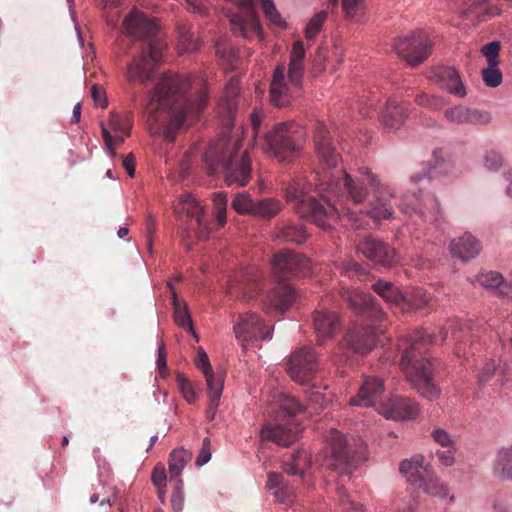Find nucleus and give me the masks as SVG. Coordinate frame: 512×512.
I'll return each mask as SVG.
<instances>
[{"label":"nucleus","mask_w":512,"mask_h":512,"mask_svg":"<svg viewBox=\"0 0 512 512\" xmlns=\"http://www.w3.org/2000/svg\"><path fill=\"white\" fill-rule=\"evenodd\" d=\"M361 174L373 191V198L368 199L364 180L353 179L345 171L339 175L325 173L317 176V187L327 206L306 194L300 181H293L285 190L287 200L294 204V210L302 218H307L322 229H329L332 222L340 215L361 227L357 214H366L376 222L392 216L393 209L386 196L392 197L388 187L380 182L378 176L368 168H361Z\"/></svg>","instance_id":"nucleus-1"},{"label":"nucleus","mask_w":512,"mask_h":512,"mask_svg":"<svg viewBox=\"0 0 512 512\" xmlns=\"http://www.w3.org/2000/svg\"><path fill=\"white\" fill-rule=\"evenodd\" d=\"M208 104L206 82L188 75L165 74L150 93L147 126L151 135L173 142L188 117L196 118Z\"/></svg>","instance_id":"nucleus-2"},{"label":"nucleus","mask_w":512,"mask_h":512,"mask_svg":"<svg viewBox=\"0 0 512 512\" xmlns=\"http://www.w3.org/2000/svg\"><path fill=\"white\" fill-rule=\"evenodd\" d=\"M122 27L128 37L147 42L141 54L128 64L126 72L127 81L131 85L136 81L145 85L153 79L155 66L162 56L163 45L155 39L158 25L154 19L134 8L124 18Z\"/></svg>","instance_id":"nucleus-3"},{"label":"nucleus","mask_w":512,"mask_h":512,"mask_svg":"<svg viewBox=\"0 0 512 512\" xmlns=\"http://www.w3.org/2000/svg\"><path fill=\"white\" fill-rule=\"evenodd\" d=\"M436 338L434 334L418 330L399 344V349L402 350V371L418 393L429 400L437 398L440 394L433 381V364L424 357L427 348L436 343Z\"/></svg>","instance_id":"nucleus-4"},{"label":"nucleus","mask_w":512,"mask_h":512,"mask_svg":"<svg viewBox=\"0 0 512 512\" xmlns=\"http://www.w3.org/2000/svg\"><path fill=\"white\" fill-rule=\"evenodd\" d=\"M241 141L233 143L227 136H222L211 144L204 153V160L210 173H216L222 169L227 185L245 186L251 177V161L247 153L238 155Z\"/></svg>","instance_id":"nucleus-5"},{"label":"nucleus","mask_w":512,"mask_h":512,"mask_svg":"<svg viewBox=\"0 0 512 512\" xmlns=\"http://www.w3.org/2000/svg\"><path fill=\"white\" fill-rule=\"evenodd\" d=\"M305 50L302 41H296L290 52L288 81L285 76V66L278 65L273 73L270 85L271 101L278 107L289 105L293 90L302 86L304 73Z\"/></svg>","instance_id":"nucleus-6"},{"label":"nucleus","mask_w":512,"mask_h":512,"mask_svg":"<svg viewBox=\"0 0 512 512\" xmlns=\"http://www.w3.org/2000/svg\"><path fill=\"white\" fill-rule=\"evenodd\" d=\"M267 151L282 162H291L306 142L304 128L295 121L276 124L265 134Z\"/></svg>","instance_id":"nucleus-7"},{"label":"nucleus","mask_w":512,"mask_h":512,"mask_svg":"<svg viewBox=\"0 0 512 512\" xmlns=\"http://www.w3.org/2000/svg\"><path fill=\"white\" fill-rule=\"evenodd\" d=\"M323 465L340 475H349L355 468L346 437L336 429L326 435Z\"/></svg>","instance_id":"nucleus-8"},{"label":"nucleus","mask_w":512,"mask_h":512,"mask_svg":"<svg viewBox=\"0 0 512 512\" xmlns=\"http://www.w3.org/2000/svg\"><path fill=\"white\" fill-rule=\"evenodd\" d=\"M233 331L243 349L249 344L272 338L271 326L265 324L254 312L240 314L234 322Z\"/></svg>","instance_id":"nucleus-9"},{"label":"nucleus","mask_w":512,"mask_h":512,"mask_svg":"<svg viewBox=\"0 0 512 512\" xmlns=\"http://www.w3.org/2000/svg\"><path fill=\"white\" fill-rule=\"evenodd\" d=\"M431 48L432 42L424 31H413L394 43L397 55L411 66H416L427 59Z\"/></svg>","instance_id":"nucleus-10"},{"label":"nucleus","mask_w":512,"mask_h":512,"mask_svg":"<svg viewBox=\"0 0 512 512\" xmlns=\"http://www.w3.org/2000/svg\"><path fill=\"white\" fill-rule=\"evenodd\" d=\"M272 271L278 281L284 282L308 275L311 271V263L307 257L285 249L274 256Z\"/></svg>","instance_id":"nucleus-11"},{"label":"nucleus","mask_w":512,"mask_h":512,"mask_svg":"<svg viewBox=\"0 0 512 512\" xmlns=\"http://www.w3.org/2000/svg\"><path fill=\"white\" fill-rule=\"evenodd\" d=\"M317 368V356L310 347H303L292 353L287 363L289 376L301 385L307 384L312 380Z\"/></svg>","instance_id":"nucleus-12"},{"label":"nucleus","mask_w":512,"mask_h":512,"mask_svg":"<svg viewBox=\"0 0 512 512\" xmlns=\"http://www.w3.org/2000/svg\"><path fill=\"white\" fill-rule=\"evenodd\" d=\"M357 251L375 266L391 267L398 262L395 249L372 236H365L360 240L357 244Z\"/></svg>","instance_id":"nucleus-13"},{"label":"nucleus","mask_w":512,"mask_h":512,"mask_svg":"<svg viewBox=\"0 0 512 512\" xmlns=\"http://www.w3.org/2000/svg\"><path fill=\"white\" fill-rule=\"evenodd\" d=\"M174 212L187 218L188 227L195 230L199 239L208 237L209 228L203 218V209L192 195L183 194L174 205Z\"/></svg>","instance_id":"nucleus-14"},{"label":"nucleus","mask_w":512,"mask_h":512,"mask_svg":"<svg viewBox=\"0 0 512 512\" xmlns=\"http://www.w3.org/2000/svg\"><path fill=\"white\" fill-rule=\"evenodd\" d=\"M342 297L351 308L371 322L383 320L384 312L370 294L357 289L346 288L342 292Z\"/></svg>","instance_id":"nucleus-15"},{"label":"nucleus","mask_w":512,"mask_h":512,"mask_svg":"<svg viewBox=\"0 0 512 512\" xmlns=\"http://www.w3.org/2000/svg\"><path fill=\"white\" fill-rule=\"evenodd\" d=\"M344 342L354 353H369L380 342L378 329L372 325L354 326L346 333Z\"/></svg>","instance_id":"nucleus-16"},{"label":"nucleus","mask_w":512,"mask_h":512,"mask_svg":"<svg viewBox=\"0 0 512 512\" xmlns=\"http://www.w3.org/2000/svg\"><path fill=\"white\" fill-rule=\"evenodd\" d=\"M400 209L405 214L414 212L424 222H434L438 220L439 205L433 195H426L425 199L420 201L419 197L413 193L405 195L401 201Z\"/></svg>","instance_id":"nucleus-17"},{"label":"nucleus","mask_w":512,"mask_h":512,"mask_svg":"<svg viewBox=\"0 0 512 512\" xmlns=\"http://www.w3.org/2000/svg\"><path fill=\"white\" fill-rule=\"evenodd\" d=\"M314 146L320 161L327 168H335L341 160L336 152L325 123L318 121L315 127Z\"/></svg>","instance_id":"nucleus-18"},{"label":"nucleus","mask_w":512,"mask_h":512,"mask_svg":"<svg viewBox=\"0 0 512 512\" xmlns=\"http://www.w3.org/2000/svg\"><path fill=\"white\" fill-rule=\"evenodd\" d=\"M479 327L471 323L470 321L461 322L458 318L451 319L440 331L441 340L447 341L449 338L456 342L455 354L458 357L465 355L466 352L462 348L463 343L468 337L473 338L476 335Z\"/></svg>","instance_id":"nucleus-19"},{"label":"nucleus","mask_w":512,"mask_h":512,"mask_svg":"<svg viewBox=\"0 0 512 512\" xmlns=\"http://www.w3.org/2000/svg\"><path fill=\"white\" fill-rule=\"evenodd\" d=\"M379 413L387 419L412 420L417 417L419 406L410 398L394 396L379 406Z\"/></svg>","instance_id":"nucleus-20"},{"label":"nucleus","mask_w":512,"mask_h":512,"mask_svg":"<svg viewBox=\"0 0 512 512\" xmlns=\"http://www.w3.org/2000/svg\"><path fill=\"white\" fill-rule=\"evenodd\" d=\"M260 288V273L257 269L250 267L245 271L236 273L228 284L231 295L253 298Z\"/></svg>","instance_id":"nucleus-21"},{"label":"nucleus","mask_w":512,"mask_h":512,"mask_svg":"<svg viewBox=\"0 0 512 512\" xmlns=\"http://www.w3.org/2000/svg\"><path fill=\"white\" fill-rule=\"evenodd\" d=\"M447 120L455 124L488 125L491 114L488 111L478 110L464 105H456L444 111Z\"/></svg>","instance_id":"nucleus-22"},{"label":"nucleus","mask_w":512,"mask_h":512,"mask_svg":"<svg viewBox=\"0 0 512 512\" xmlns=\"http://www.w3.org/2000/svg\"><path fill=\"white\" fill-rule=\"evenodd\" d=\"M301 431L300 425L295 422H288L285 425H265L261 429V437L278 445L290 446L299 438Z\"/></svg>","instance_id":"nucleus-23"},{"label":"nucleus","mask_w":512,"mask_h":512,"mask_svg":"<svg viewBox=\"0 0 512 512\" xmlns=\"http://www.w3.org/2000/svg\"><path fill=\"white\" fill-rule=\"evenodd\" d=\"M384 392L383 381L377 377L365 378L356 396L349 401L351 406L370 407L376 405Z\"/></svg>","instance_id":"nucleus-24"},{"label":"nucleus","mask_w":512,"mask_h":512,"mask_svg":"<svg viewBox=\"0 0 512 512\" xmlns=\"http://www.w3.org/2000/svg\"><path fill=\"white\" fill-rule=\"evenodd\" d=\"M339 326V316L335 312L321 310L316 311L313 316V327L319 345H322L326 339L333 337Z\"/></svg>","instance_id":"nucleus-25"},{"label":"nucleus","mask_w":512,"mask_h":512,"mask_svg":"<svg viewBox=\"0 0 512 512\" xmlns=\"http://www.w3.org/2000/svg\"><path fill=\"white\" fill-rule=\"evenodd\" d=\"M240 94V81L236 77H232L224 90L218 102L219 114L231 121L238 108V96Z\"/></svg>","instance_id":"nucleus-26"},{"label":"nucleus","mask_w":512,"mask_h":512,"mask_svg":"<svg viewBox=\"0 0 512 512\" xmlns=\"http://www.w3.org/2000/svg\"><path fill=\"white\" fill-rule=\"evenodd\" d=\"M295 298V291L290 284H280L267 295L264 303L268 310H276L280 313L287 311Z\"/></svg>","instance_id":"nucleus-27"},{"label":"nucleus","mask_w":512,"mask_h":512,"mask_svg":"<svg viewBox=\"0 0 512 512\" xmlns=\"http://www.w3.org/2000/svg\"><path fill=\"white\" fill-rule=\"evenodd\" d=\"M407 108L404 103L396 99H389L381 112V120L388 129H398L407 117Z\"/></svg>","instance_id":"nucleus-28"},{"label":"nucleus","mask_w":512,"mask_h":512,"mask_svg":"<svg viewBox=\"0 0 512 512\" xmlns=\"http://www.w3.org/2000/svg\"><path fill=\"white\" fill-rule=\"evenodd\" d=\"M437 77L442 87L449 93L463 98L466 96V88L460 78V75L453 67H442L437 73Z\"/></svg>","instance_id":"nucleus-29"},{"label":"nucleus","mask_w":512,"mask_h":512,"mask_svg":"<svg viewBox=\"0 0 512 512\" xmlns=\"http://www.w3.org/2000/svg\"><path fill=\"white\" fill-rule=\"evenodd\" d=\"M451 253L462 260H468L475 257L480 251V245L475 237L465 233L458 239H454L450 244Z\"/></svg>","instance_id":"nucleus-30"},{"label":"nucleus","mask_w":512,"mask_h":512,"mask_svg":"<svg viewBox=\"0 0 512 512\" xmlns=\"http://www.w3.org/2000/svg\"><path fill=\"white\" fill-rule=\"evenodd\" d=\"M308 234L300 223L289 220L281 222L276 231V238L284 242L301 244L306 241Z\"/></svg>","instance_id":"nucleus-31"},{"label":"nucleus","mask_w":512,"mask_h":512,"mask_svg":"<svg viewBox=\"0 0 512 512\" xmlns=\"http://www.w3.org/2000/svg\"><path fill=\"white\" fill-rule=\"evenodd\" d=\"M498 13V10L494 11L489 6V0H467L466 8L461 11V16L475 22L486 20Z\"/></svg>","instance_id":"nucleus-32"},{"label":"nucleus","mask_w":512,"mask_h":512,"mask_svg":"<svg viewBox=\"0 0 512 512\" xmlns=\"http://www.w3.org/2000/svg\"><path fill=\"white\" fill-rule=\"evenodd\" d=\"M267 488L275 490L274 495L280 503L291 504L294 499V490L284 481V477L276 472L269 473Z\"/></svg>","instance_id":"nucleus-33"},{"label":"nucleus","mask_w":512,"mask_h":512,"mask_svg":"<svg viewBox=\"0 0 512 512\" xmlns=\"http://www.w3.org/2000/svg\"><path fill=\"white\" fill-rule=\"evenodd\" d=\"M493 473L500 479L512 480V445L500 448L493 463Z\"/></svg>","instance_id":"nucleus-34"},{"label":"nucleus","mask_w":512,"mask_h":512,"mask_svg":"<svg viewBox=\"0 0 512 512\" xmlns=\"http://www.w3.org/2000/svg\"><path fill=\"white\" fill-rule=\"evenodd\" d=\"M400 472L407 477V480L412 484L421 477L430 473L424 467V457L422 455H415L411 459L403 460L399 467Z\"/></svg>","instance_id":"nucleus-35"},{"label":"nucleus","mask_w":512,"mask_h":512,"mask_svg":"<svg viewBox=\"0 0 512 512\" xmlns=\"http://www.w3.org/2000/svg\"><path fill=\"white\" fill-rule=\"evenodd\" d=\"M191 454L184 449H177L170 453L169 456V481L170 483H177L182 481L180 476L181 472L190 461Z\"/></svg>","instance_id":"nucleus-36"},{"label":"nucleus","mask_w":512,"mask_h":512,"mask_svg":"<svg viewBox=\"0 0 512 512\" xmlns=\"http://www.w3.org/2000/svg\"><path fill=\"white\" fill-rule=\"evenodd\" d=\"M477 281L485 288L496 289L501 295H507L512 289L510 284L503 281L502 275L495 271L479 274Z\"/></svg>","instance_id":"nucleus-37"},{"label":"nucleus","mask_w":512,"mask_h":512,"mask_svg":"<svg viewBox=\"0 0 512 512\" xmlns=\"http://www.w3.org/2000/svg\"><path fill=\"white\" fill-rule=\"evenodd\" d=\"M412 485L421 488L425 493L432 496L444 498L448 495V489L436 477H433L431 473H428L421 477V480H417Z\"/></svg>","instance_id":"nucleus-38"},{"label":"nucleus","mask_w":512,"mask_h":512,"mask_svg":"<svg viewBox=\"0 0 512 512\" xmlns=\"http://www.w3.org/2000/svg\"><path fill=\"white\" fill-rule=\"evenodd\" d=\"M195 364L198 369L204 374L206 385L209 387L211 380L213 386L224 385V375L221 372H214L209 362L208 356L205 352H199Z\"/></svg>","instance_id":"nucleus-39"},{"label":"nucleus","mask_w":512,"mask_h":512,"mask_svg":"<svg viewBox=\"0 0 512 512\" xmlns=\"http://www.w3.org/2000/svg\"><path fill=\"white\" fill-rule=\"evenodd\" d=\"M283 206L276 198H263L256 201L254 214L264 219H271L278 215Z\"/></svg>","instance_id":"nucleus-40"},{"label":"nucleus","mask_w":512,"mask_h":512,"mask_svg":"<svg viewBox=\"0 0 512 512\" xmlns=\"http://www.w3.org/2000/svg\"><path fill=\"white\" fill-rule=\"evenodd\" d=\"M308 456L304 451H298L283 462L282 468L287 475L303 477L307 466Z\"/></svg>","instance_id":"nucleus-41"},{"label":"nucleus","mask_w":512,"mask_h":512,"mask_svg":"<svg viewBox=\"0 0 512 512\" xmlns=\"http://www.w3.org/2000/svg\"><path fill=\"white\" fill-rule=\"evenodd\" d=\"M373 290L386 302L399 305L402 302L403 295L392 283L379 280L372 286Z\"/></svg>","instance_id":"nucleus-42"},{"label":"nucleus","mask_w":512,"mask_h":512,"mask_svg":"<svg viewBox=\"0 0 512 512\" xmlns=\"http://www.w3.org/2000/svg\"><path fill=\"white\" fill-rule=\"evenodd\" d=\"M215 53L226 70L235 69L238 55L236 50L228 43L225 41H217L215 44Z\"/></svg>","instance_id":"nucleus-43"},{"label":"nucleus","mask_w":512,"mask_h":512,"mask_svg":"<svg viewBox=\"0 0 512 512\" xmlns=\"http://www.w3.org/2000/svg\"><path fill=\"white\" fill-rule=\"evenodd\" d=\"M172 296L174 321L180 327L192 331V321L186 304L178 300L177 295L174 291H172Z\"/></svg>","instance_id":"nucleus-44"},{"label":"nucleus","mask_w":512,"mask_h":512,"mask_svg":"<svg viewBox=\"0 0 512 512\" xmlns=\"http://www.w3.org/2000/svg\"><path fill=\"white\" fill-rule=\"evenodd\" d=\"M223 387L224 385L220 384H218V386H213L211 380L209 381V387H207L209 402L205 411V416L208 421H213L215 419L216 411L220 404Z\"/></svg>","instance_id":"nucleus-45"},{"label":"nucleus","mask_w":512,"mask_h":512,"mask_svg":"<svg viewBox=\"0 0 512 512\" xmlns=\"http://www.w3.org/2000/svg\"><path fill=\"white\" fill-rule=\"evenodd\" d=\"M178 390L180 391L182 397L189 404H193L197 398L198 394L195 390V387L190 379H188L183 373L178 372L175 378Z\"/></svg>","instance_id":"nucleus-46"},{"label":"nucleus","mask_w":512,"mask_h":512,"mask_svg":"<svg viewBox=\"0 0 512 512\" xmlns=\"http://www.w3.org/2000/svg\"><path fill=\"white\" fill-rule=\"evenodd\" d=\"M178 40L184 52H194L198 49V42L193 38L191 27L188 24H180L177 27Z\"/></svg>","instance_id":"nucleus-47"},{"label":"nucleus","mask_w":512,"mask_h":512,"mask_svg":"<svg viewBox=\"0 0 512 512\" xmlns=\"http://www.w3.org/2000/svg\"><path fill=\"white\" fill-rule=\"evenodd\" d=\"M280 409L285 416L293 417L303 413L305 406L293 396L282 395L280 399Z\"/></svg>","instance_id":"nucleus-48"},{"label":"nucleus","mask_w":512,"mask_h":512,"mask_svg":"<svg viewBox=\"0 0 512 512\" xmlns=\"http://www.w3.org/2000/svg\"><path fill=\"white\" fill-rule=\"evenodd\" d=\"M327 12L320 11L316 13L307 23L304 34L308 40L314 39L320 32L323 24L327 20Z\"/></svg>","instance_id":"nucleus-49"},{"label":"nucleus","mask_w":512,"mask_h":512,"mask_svg":"<svg viewBox=\"0 0 512 512\" xmlns=\"http://www.w3.org/2000/svg\"><path fill=\"white\" fill-rule=\"evenodd\" d=\"M337 495L340 506L344 512H362L363 506L361 503L352 499L344 487H337Z\"/></svg>","instance_id":"nucleus-50"},{"label":"nucleus","mask_w":512,"mask_h":512,"mask_svg":"<svg viewBox=\"0 0 512 512\" xmlns=\"http://www.w3.org/2000/svg\"><path fill=\"white\" fill-rule=\"evenodd\" d=\"M402 301H407L411 308L419 310L428 305L430 298L422 289H414L405 296L403 295Z\"/></svg>","instance_id":"nucleus-51"},{"label":"nucleus","mask_w":512,"mask_h":512,"mask_svg":"<svg viewBox=\"0 0 512 512\" xmlns=\"http://www.w3.org/2000/svg\"><path fill=\"white\" fill-rule=\"evenodd\" d=\"M256 201L246 193L236 195L232 202L233 208L239 213L254 214Z\"/></svg>","instance_id":"nucleus-52"},{"label":"nucleus","mask_w":512,"mask_h":512,"mask_svg":"<svg viewBox=\"0 0 512 512\" xmlns=\"http://www.w3.org/2000/svg\"><path fill=\"white\" fill-rule=\"evenodd\" d=\"M500 50L501 43L492 41L481 47V54L486 58L489 66H498Z\"/></svg>","instance_id":"nucleus-53"},{"label":"nucleus","mask_w":512,"mask_h":512,"mask_svg":"<svg viewBox=\"0 0 512 512\" xmlns=\"http://www.w3.org/2000/svg\"><path fill=\"white\" fill-rule=\"evenodd\" d=\"M264 14L270 23L278 27H284L285 21L277 11L272 0H261Z\"/></svg>","instance_id":"nucleus-54"},{"label":"nucleus","mask_w":512,"mask_h":512,"mask_svg":"<svg viewBox=\"0 0 512 512\" xmlns=\"http://www.w3.org/2000/svg\"><path fill=\"white\" fill-rule=\"evenodd\" d=\"M185 496L183 492V482L174 483V489L171 494L170 504L172 512H182L184 509Z\"/></svg>","instance_id":"nucleus-55"},{"label":"nucleus","mask_w":512,"mask_h":512,"mask_svg":"<svg viewBox=\"0 0 512 512\" xmlns=\"http://www.w3.org/2000/svg\"><path fill=\"white\" fill-rule=\"evenodd\" d=\"M341 272L349 278H356L360 281H363L366 277L365 269L359 263L352 260L346 261L341 265Z\"/></svg>","instance_id":"nucleus-56"},{"label":"nucleus","mask_w":512,"mask_h":512,"mask_svg":"<svg viewBox=\"0 0 512 512\" xmlns=\"http://www.w3.org/2000/svg\"><path fill=\"white\" fill-rule=\"evenodd\" d=\"M342 9L346 18L353 19L362 14L364 0H342Z\"/></svg>","instance_id":"nucleus-57"},{"label":"nucleus","mask_w":512,"mask_h":512,"mask_svg":"<svg viewBox=\"0 0 512 512\" xmlns=\"http://www.w3.org/2000/svg\"><path fill=\"white\" fill-rule=\"evenodd\" d=\"M497 66H489L482 71V78L488 87L495 88L502 82V73L496 68Z\"/></svg>","instance_id":"nucleus-58"},{"label":"nucleus","mask_w":512,"mask_h":512,"mask_svg":"<svg viewBox=\"0 0 512 512\" xmlns=\"http://www.w3.org/2000/svg\"><path fill=\"white\" fill-rule=\"evenodd\" d=\"M484 166L490 171H498L504 163L502 155L495 151L489 150L486 151L483 157Z\"/></svg>","instance_id":"nucleus-59"},{"label":"nucleus","mask_w":512,"mask_h":512,"mask_svg":"<svg viewBox=\"0 0 512 512\" xmlns=\"http://www.w3.org/2000/svg\"><path fill=\"white\" fill-rule=\"evenodd\" d=\"M305 393L309 404L314 408H323L330 401L326 395L321 393L319 390H315L314 388H309L305 391Z\"/></svg>","instance_id":"nucleus-60"},{"label":"nucleus","mask_w":512,"mask_h":512,"mask_svg":"<svg viewBox=\"0 0 512 512\" xmlns=\"http://www.w3.org/2000/svg\"><path fill=\"white\" fill-rule=\"evenodd\" d=\"M415 102L420 105L427 107L429 109H439L442 107L443 102L440 98L435 96H430L426 93H419L415 96Z\"/></svg>","instance_id":"nucleus-61"},{"label":"nucleus","mask_w":512,"mask_h":512,"mask_svg":"<svg viewBox=\"0 0 512 512\" xmlns=\"http://www.w3.org/2000/svg\"><path fill=\"white\" fill-rule=\"evenodd\" d=\"M433 440L442 447H452L455 444L454 439L443 429L436 428L432 431Z\"/></svg>","instance_id":"nucleus-62"},{"label":"nucleus","mask_w":512,"mask_h":512,"mask_svg":"<svg viewBox=\"0 0 512 512\" xmlns=\"http://www.w3.org/2000/svg\"><path fill=\"white\" fill-rule=\"evenodd\" d=\"M497 369L496 363L494 360H486L481 368V371L478 374V379L480 383H485L491 379Z\"/></svg>","instance_id":"nucleus-63"},{"label":"nucleus","mask_w":512,"mask_h":512,"mask_svg":"<svg viewBox=\"0 0 512 512\" xmlns=\"http://www.w3.org/2000/svg\"><path fill=\"white\" fill-rule=\"evenodd\" d=\"M447 449L446 450H437L436 451V457L438 458V461L441 465L443 466H446V467H450L454 464L455 462V457H454V453H455V448L454 446L452 447H446Z\"/></svg>","instance_id":"nucleus-64"}]
</instances>
